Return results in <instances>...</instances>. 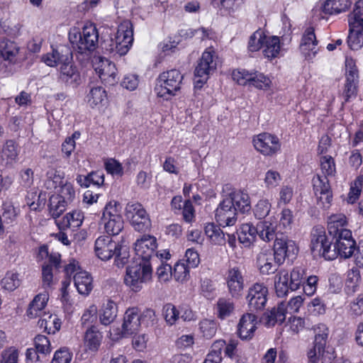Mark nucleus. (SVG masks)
Instances as JSON below:
<instances>
[{
    "label": "nucleus",
    "mask_w": 363,
    "mask_h": 363,
    "mask_svg": "<svg viewBox=\"0 0 363 363\" xmlns=\"http://www.w3.org/2000/svg\"><path fill=\"white\" fill-rule=\"evenodd\" d=\"M232 77L240 85L253 86L259 89H267L271 84L269 78L259 72L236 69L233 72Z\"/></svg>",
    "instance_id": "nucleus-13"
},
{
    "label": "nucleus",
    "mask_w": 363,
    "mask_h": 363,
    "mask_svg": "<svg viewBox=\"0 0 363 363\" xmlns=\"http://www.w3.org/2000/svg\"><path fill=\"white\" fill-rule=\"evenodd\" d=\"M348 46L352 50H359L363 46V26L352 27L349 26Z\"/></svg>",
    "instance_id": "nucleus-40"
},
{
    "label": "nucleus",
    "mask_w": 363,
    "mask_h": 363,
    "mask_svg": "<svg viewBox=\"0 0 363 363\" xmlns=\"http://www.w3.org/2000/svg\"><path fill=\"white\" fill-rule=\"evenodd\" d=\"M133 42V25L129 21H123L118 27L115 39L109 38L104 40L101 48L108 53H117L122 56L125 55Z\"/></svg>",
    "instance_id": "nucleus-4"
},
{
    "label": "nucleus",
    "mask_w": 363,
    "mask_h": 363,
    "mask_svg": "<svg viewBox=\"0 0 363 363\" xmlns=\"http://www.w3.org/2000/svg\"><path fill=\"white\" fill-rule=\"evenodd\" d=\"M359 70L354 60L351 57L345 60V84L342 92L345 102H348L351 99H354L358 92Z\"/></svg>",
    "instance_id": "nucleus-12"
},
{
    "label": "nucleus",
    "mask_w": 363,
    "mask_h": 363,
    "mask_svg": "<svg viewBox=\"0 0 363 363\" xmlns=\"http://www.w3.org/2000/svg\"><path fill=\"white\" fill-rule=\"evenodd\" d=\"M312 183L318 203L323 208H328L333 198L329 179L326 176L316 174L313 177Z\"/></svg>",
    "instance_id": "nucleus-19"
},
{
    "label": "nucleus",
    "mask_w": 363,
    "mask_h": 363,
    "mask_svg": "<svg viewBox=\"0 0 363 363\" xmlns=\"http://www.w3.org/2000/svg\"><path fill=\"white\" fill-rule=\"evenodd\" d=\"M84 220L83 213L75 210L67 213L61 220H56V223L60 230L67 228L75 229L80 227Z\"/></svg>",
    "instance_id": "nucleus-26"
},
{
    "label": "nucleus",
    "mask_w": 363,
    "mask_h": 363,
    "mask_svg": "<svg viewBox=\"0 0 363 363\" xmlns=\"http://www.w3.org/2000/svg\"><path fill=\"white\" fill-rule=\"evenodd\" d=\"M238 235L240 243L245 247H250L256 240L257 235L265 242L273 240L274 228L266 221L259 223L256 227L251 223H244L238 230Z\"/></svg>",
    "instance_id": "nucleus-5"
},
{
    "label": "nucleus",
    "mask_w": 363,
    "mask_h": 363,
    "mask_svg": "<svg viewBox=\"0 0 363 363\" xmlns=\"http://www.w3.org/2000/svg\"><path fill=\"white\" fill-rule=\"evenodd\" d=\"M95 70L101 80L106 84L112 86L117 83V69L115 65L108 60L100 57L99 65L95 67Z\"/></svg>",
    "instance_id": "nucleus-25"
},
{
    "label": "nucleus",
    "mask_w": 363,
    "mask_h": 363,
    "mask_svg": "<svg viewBox=\"0 0 363 363\" xmlns=\"http://www.w3.org/2000/svg\"><path fill=\"white\" fill-rule=\"evenodd\" d=\"M360 273L357 269H352L347 272L345 281V291L347 294H353L357 291L360 281Z\"/></svg>",
    "instance_id": "nucleus-43"
},
{
    "label": "nucleus",
    "mask_w": 363,
    "mask_h": 363,
    "mask_svg": "<svg viewBox=\"0 0 363 363\" xmlns=\"http://www.w3.org/2000/svg\"><path fill=\"white\" fill-rule=\"evenodd\" d=\"M18 152V145L13 140H6L1 151V164L4 166L11 164L17 159Z\"/></svg>",
    "instance_id": "nucleus-32"
},
{
    "label": "nucleus",
    "mask_w": 363,
    "mask_h": 363,
    "mask_svg": "<svg viewBox=\"0 0 363 363\" xmlns=\"http://www.w3.org/2000/svg\"><path fill=\"white\" fill-rule=\"evenodd\" d=\"M274 259L270 253L261 252L257 257V266L262 274L269 275L275 273L278 267L277 263H274Z\"/></svg>",
    "instance_id": "nucleus-27"
},
{
    "label": "nucleus",
    "mask_w": 363,
    "mask_h": 363,
    "mask_svg": "<svg viewBox=\"0 0 363 363\" xmlns=\"http://www.w3.org/2000/svg\"><path fill=\"white\" fill-rule=\"evenodd\" d=\"M72 355L66 347L60 348L55 352L52 363H70Z\"/></svg>",
    "instance_id": "nucleus-64"
},
{
    "label": "nucleus",
    "mask_w": 363,
    "mask_h": 363,
    "mask_svg": "<svg viewBox=\"0 0 363 363\" xmlns=\"http://www.w3.org/2000/svg\"><path fill=\"white\" fill-rule=\"evenodd\" d=\"M146 210L139 202H128L125 208V216L130 220V223L135 219L138 216L146 213Z\"/></svg>",
    "instance_id": "nucleus-47"
},
{
    "label": "nucleus",
    "mask_w": 363,
    "mask_h": 363,
    "mask_svg": "<svg viewBox=\"0 0 363 363\" xmlns=\"http://www.w3.org/2000/svg\"><path fill=\"white\" fill-rule=\"evenodd\" d=\"M62 321L57 315H48L46 317L40 318L38 321V325L41 329H44L48 334H55L61 328Z\"/></svg>",
    "instance_id": "nucleus-35"
},
{
    "label": "nucleus",
    "mask_w": 363,
    "mask_h": 363,
    "mask_svg": "<svg viewBox=\"0 0 363 363\" xmlns=\"http://www.w3.org/2000/svg\"><path fill=\"white\" fill-rule=\"evenodd\" d=\"M157 247L156 238L150 235H143L135 242V251L138 257L127 267L124 277V283L132 291H140L143 284L151 279L152 269L150 260L154 256Z\"/></svg>",
    "instance_id": "nucleus-1"
},
{
    "label": "nucleus",
    "mask_w": 363,
    "mask_h": 363,
    "mask_svg": "<svg viewBox=\"0 0 363 363\" xmlns=\"http://www.w3.org/2000/svg\"><path fill=\"white\" fill-rule=\"evenodd\" d=\"M1 363H18V350L14 347H10L1 352Z\"/></svg>",
    "instance_id": "nucleus-63"
},
{
    "label": "nucleus",
    "mask_w": 363,
    "mask_h": 363,
    "mask_svg": "<svg viewBox=\"0 0 363 363\" xmlns=\"http://www.w3.org/2000/svg\"><path fill=\"white\" fill-rule=\"evenodd\" d=\"M225 280L229 294L232 297L239 298L244 289V278L240 269L237 267L229 269Z\"/></svg>",
    "instance_id": "nucleus-22"
},
{
    "label": "nucleus",
    "mask_w": 363,
    "mask_h": 363,
    "mask_svg": "<svg viewBox=\"0 0 363 363\" xmlns=\"http://www.w3.org/2000/svg\"><path fill=\"white\" fill-rule=\"evenodd\" d=\"M306 275L305 269L302 267H294L291 272L289 279L291 284V291L297 290L300 286L303 283Z\"/></svg>",
    "instance_id": "nucleus-49"
},
{
    "label": "nucleus",
    "mask_w": 363,
    "mask_h": 363,
    "mask_svg": "<svg viewBox=\"0 0 363 363\" xmlns=\"http://www.w3.org/2000/svg\"><path fill=\"white\" fill-rule=\"evenodd\" d=\"M88 104L91 107L98 105L104 106L107 99V94L106 90L102 86H94L90 89L89 94L86 96Z\"/></svg>",
    "instance_id": "nucleus-38"
},
{
    "label": "nucleus",
    "mask_w": 363,
    "mask_h": 363,
    "mask_svg": "<svg viewBox=\"0 0 363 363\" xmlns=\"http://www.w3.org/2000/svg\"><path fill=\"white\" fill-rule=\"evenodd\" d=\"M271 203L267 199H260L253 208V213L256 218L261 220L269 215Z\"/></svg>",
    "instance_id": "nucleus-56"
},
{
    "label": "nucleus",
    "mask_w": 363,
    "mask_h": 363,
    "mask_svg": "<svg viewBox=\"0 0 363 363\" xmlns=\"http://www.w3.org/2000/svg\"><path fill=\"white\" fill-rule=\"evenodd\" d=\"M217 55L213 50H206L199 60L194 70L195 87L201 88L206 82L209 76L216 69Z\"/></svg>",
    "instance_id": "nucleus-10"
},
{
    "label": "nucleus",
    "mask_w": 363,
    "mask_h": 363,
    "mask_svg": "<svg viewBox=\"0 0 363 363\" xmlns=\"http://www.w3.org/2000/svg\"><path fill=\"white\" fill-rule=\"evenodd\" d=\"M105 169L108 174L116 176L123 174V168L122 164L116 160L110 158L105 162Z\"/></svg>",
    "instance_id": "nucleus-62"
},
{
    "label": "nucleus",
    "mask_w": 363,
    "mask_h": 363,
    "mask_svg": "<svg viewBox=\"0 0 363 363\" xmlns=\"http://www.w3.org/2000/svg\"><path fill=\"white\" fill-rule=\"evenodd\" d=\"M69 40L76 45L78 52H91L95 50L99 42L98 30L92 24L84 26L82 32L74 29L69 33Z\"/></svg>",
    "instance_id": "nucleus-8"
},
{
    "label": "nucleus",
    "mask_w": 363,
    "mask_h": 363,
    "mask_svg": "<svg viewBox=\"0 0 363 363\" xmlns=\"http://www.w3.org/2000/svg\"><path fill=\"white\" fill-rule=\"evenodd\" d=\"M74 285L80 294L88 295L92 290V278L85 271H79L74 274Z\"/></svg>",
    "instance_id": "nucleus-31"
},
{
    "label": "nucleus",
    "mask_w": 363,
    "mask_h": 363,
    "mask_svg": "<svg viewBox=\"0 0 363 363\" xmlns=\"http://www.w3.org/2000/svg\"><path fill=\"white\" fill-rule=\"evenodd\" d=\"M318 40L314 32V28L308 27L306 29L301 38L299 46L300 51L307 60H311L318 51Z\"/></svg>",
    "instance_id": "nucleus-24"
},
{
    "label": "nucleus",
    "mask_w": 363,
    "mask_h": 363,
    "mask_svg": "<svg viewBox=\"0 0 363 363\" xmlns=\"http://www.w3.org/2000/svg\"><path fill=\"white\" fill-rule=\"evenodd\" d=\"M102 338L103 335L101 333L96 326L91 325L84 333V345L91 351H97L101 345Z\"/></svg>",
    "instance_id": "nucleus-30"
},
{
    "label": "nucleus",
    "mask_w": 363,
    "mask_h": 363,
    "mask_svg": "<svg viewBox=\"0 0 363 363\" xmlns=\"http://www.w3.org/2000/svg\"><path fill=\"white\" fill-rule=\"evenodd\" d=\"M333 239L330 240L323 226H315L311 233L310 248L314 256L323 257L327 260L336 258V252L333 250Z\"/></svg>",
    "instance_id": "nucleus-7"
},
{
    "label": "nucleus",
    "mask_w": 363,
    "mask_h": 363,
    "mask_svg": "<svg viewBox=\"0 0 363 363\" xmlns=\"http://www.w3.org/2000/svg\"><path fill=\"white\" fill-rule=\"evenodd\" d=\"M140 318V311L138 308L133 307L128 308L123 317L121 332V335L123 337H128L137 334L141 326Z\"/></svg>",
    "instance_id": "nucleus-21"
},
{
    "label": "nucleus",
    "mask_w": 363,
    "mask_h": 363,
    "mask_svg": "<svg viewBox=\"0 0 363 363\" xmlns=\"http://www.w3.org/2000/svg\"><path fill=\"white\" fill-rule=\"evenodd\" d=\"M76 180L82 187H89L91 184L100 186L104 182V174L99 171L92 172L86 176L78 175Z\"/></svg>",
    "instance_id": "nucleus-36"
},
{
    "label": "nucleus",
    "mask_w": 363,
    "mask_h": 363,
    "mask_svg": "<svg viewBox=\"0 0 363 363\" xmlns=\"http://www.w3.org/2000/svg\"><path fill=\"white\" fill-rule=\"evenodd\" d=\"M118 307L115 302L108 300L103 304L100 314L99 320L104 325H108L114 321L117 317Z\"/></svg>",
    "instance_id": "nucleus-33"
},
{
    "label": "nucleus",
    "mask_w": 363,
    "mask_h": 363,
    "mask_svg": "<svg viewBox=\"0 0 363 363\" xmlns=\"http://www.w3.org/2000/svg\"><path fill=\"white\" fill-rule=\"evenodd\" d=\"M267 296L268 289L263 284H252L246 296L249 311L258 313L263 311L267 302Z\"/></svg>",
    "instance_id": "nucleus-15"
},
{
    "label": "nucleus",
    "mask_w": 363,
    "mask_h": 363,
    "mask_svg": "<svg viewBox=\"0 0 363 363\" xmlns=\"http://www.w3.org/2000/svg\"><path fill=\"white\" fill-rule=\"evenodd\" d=\"M224 345V340L216 341L212 345V350L207 354L203 363H220L222 360L221 349Z\"/></svg>",
    "instance_id": "nucleus-50"
},
{
    "label": "nucleus",
    "mask_w": 363,
    "mask_h": 363,
    "mask_svg": "<svg viewBox=\"0 0 363 363\" xmlns=\"http://www.w3.org/2000/svg\"><path fill=\"white\" fill-rule=\"evenodd\" d=\"M68 203L56 194L52 195L49 199V212L52 218L57 219L66 210Z\"/></svg>",
    "instance_id": "nucleus-39"
},
{
    "label": "nucleus",
    "mask_w": 363,
    "mask_h": 363,
    "mask_svg": "<svg viewBox=\"0 0 363 363\" xmlns=\"http://www.w3.org/2000/svg\"><path fill=\"white\" fill-rule=\"evenodd\" d=\"M352 5L350 0H325L321 6L323 13L327 15L346 11Z\"/></svg>",
    "instance_id": "nucleus-28"
},
{
    "label": "nucleus",
    "mask_w": 363,
    "mask_h": 363,
    "mask_svg": "<svg viewBox=\"0 0 363 363\" xmlns=\"http://www.w3.org/2000/svg\"><path fill=\"white\" fill-rule=\"evenodd\" d=\"M189 268L186 264L178 262L171 273L176 280L182 282L189 277Z\"/></svg>",
    "instance_id": "nucleus-59"
},
{
    "label": "nucleus",
    "mask_w": 363,
    "mask_h": 363,
    "mask_svg": "<svg viewBox=\"0 0 363 363\" xmlns=\"http://www.w3.org/2000/svg\"><path fill=\"white\" fill-rule=\"evenodd\" d=\"M289 274L285 270H281L274 277V286L277 296L284 297L291 290V284L289 282Z\"/></svg>",
    "instance_id": "nucleus-34"
},
{
    "label": "nucleus",
    "mask_w": 363,
    "mask_h": 363,
    "mask_svg": "<svg viewBox=\"0 0 363 363\" xmlns=\"http://www.w3.org/2000/svg\"><path fill=\"white\" fill-rule=\"evenodd\" d=\"M123 223L122 217L107 218L105 223L106 232L110 235H117L123 229Z\"/></svg>",
    "instance_id": "nucleus-53"
},
{
    "label": "nucleus",
    "mask_w": 363,
    "mask_h": 363,
    "mask_svg": "<svg viewBox=\"0 0 363 363\" xmlns=\"http://www.w3.org/2000/svg\"><path fill=\"white\" fill-rule=\"evenodd\" d=\"M291 33L289 26L281 37L264 34L262 52L264 57L269 60L278 57L281 52L285 50L284 47L290 44Z\"/></svg>",
    "instance_id": "nucleus-11"
},
{
    "label": "nucleus",
    "mask_w": 363,
    "mask_h": 363,
    "mask_svg": "<svg viewBox=\"0 0 363 363\" xmlns=\"http://www.w3.org/2000/svg\"><path fill=\"white\" fill-rule=\"evenodd\" d=\"M133 228L138 232H146L151 228V220L148 213L146 212L130 222Z\"/></svg>",
    "instance_id": "nucleus-54"
},
{
    "label": "nucleus",
    "mask_w": 363,
    "mask_h": 363,
    "mask_svg": "<svg viewBox=\"0 0 363 363\" xmlns=\"http://www.w3.org/2000/svg\"><path fill=\"white\" fill-rule=\"evenodd\" d=\"M94 250L101 260H108L115 256V264L118 267H123L128 262L129 252L124 241L119 243L109 235L99 236L95 241Z\"/></svg>",
    "instance_id": "nucleus-3"
},
{
    "label": "nucleus",
    "mask_w": 363,
    "mask_h": 363,
    "mask_svg": "<svg viewBox=\"0 0 363 363\" xmlns=\"http://www.w3.org/2000/svg\"><path fill=\"white\" fill-rule=\"evenodd\" d=\"M57 79L60 83L72 88L79 86L82 81L80 72L73 62L60 67Z\"/></svg>",
    "instance_id": "nucleus-20"
},
{
    "label": "nucleus",
    "mask_w": 363,
    "mask_h": 363,
    "mask_svg": "<svg viewBox=\"0 0 363 363\" xmlns=\"http://www.w3.org/2000/svg\"><path fill=\"white\" fill-rule=\"evenodd\" d=\"M162 313L165 321L169 325L175 324L177 320L180 318L181 311L172 303L165 304L163 306Z\"/></svg>",
    "instance_id": "nucleus-51"
},
{
    "label": "nucleus",
    "mask_w": 363,
    "mask_h": 363,
    "mask_svg": "<svg viewBox=\"0 0 363 363\" xmlns=\"http://www.w3.org/2000/svg\"><path fill=\"white\" fill-rule=\"evenodd\" d=\"M347 224V218L344 214H333L328 217V230L330 236L337 235L342 230H347L344 226Z\"/></svg>",
    "instance_id": "nucleus-37"
},
{
    "label": "nucleus",
    "mask_w": 363,
    "mask_h": 363,
    "mask_svg": "<svg viewBox=\"0 0 363 363\" xmlns=\"http://www.w3.org/2000/svg\"><path fill=\"white\" fill-rule=\"evenodd\" d=\"M121 212V206L120 203L116 201H111L104 207L102 218L106 220L107 218L122 217Z\"/></svg>",
    "instance_id": "nucleus-57"
},
{
    "label": "nucleus",
    "mask_w": 363,
    "mask_h": 363,
    "mask_svg": "<svg viewBox=\"0 0 363 363\" xmlns=\"http://www.w3.org/2000/svg\"><path fill=\"white\" fill-rule=\"evenodd\" d=\"M333 250L336 252V258L340 256L350 257L356 250V242L350 230H342L339 234L333 235Z\"/></svg>",
    "instance_id": "nucleus-14"
},
{
    "label": "nucleus",
    "mask_w": 363,
    "mask_h": 363,
    "mask_svg": "<svg viewBox=\"0 0 363 363\" xmlns=\"http://www.w3.org/2000/svg\"><path fill=\"white\" fill-rule=\"evenodd\" d=\"M293 212L289 208H284L281 212L279 223L277 226V233H286L291 228Z\"/></svg>",
    "instance_id": "nucleus-46"
},
{
    "label": "nucleus",
    "mask_w": 363,
    "mask_h": 363,
    "mask_svg": "<svg viewBox=\"0 0 363 363\" xmlns=\"http://www.w3.org/2000/svg\"><path fill=\"white\" fill-rule=\"evenodd\" d=\"M199 330L206 339H211L216 333L217 323L214 320L203 319L199 323Z\"/></svg>",
    "instance_id": "nucleus-52"
},
{
    "label": "nucleus",
    "mask_w": 363,
    "mask_h": 363,
    "mask_svg": "<svg viewBox=\"0 0 363 363\" xmlns=\"http://www.w3.org/2000/svg\"><path fill=\"white\" fill-rule=\"evenodd\" d=\"M48 301V296L45 294L36 295L29 303L26 314L29 318H35L40 316Z\"/></svg>",
    "instance_id": "nucleus-29"
},
{
    "label": "nucleus",
    "mask_w": 363,
    "mask_h": 363,
    "mask_svg": "<svg viewBox=\"0 0 363 363\" xmlns=\"http://www.w3.org/2000/svg\"><path fill=\"white\" fill-rule=\"evenodd\" d=\"M18 47L11 40H3L0 42V55L5 60L13 62L18 53Z\"/></svg>",
    "instance_id": "nucleus-41"
},
{
    "label": "nucleus",
    "mask_w": 363,
    "mask_h": 363,
    "mask_svg": "<svg viewBox=\"0 0 363 363\" xmlns=\"http://www.w3.org/2000/svg\"><path fill=\"white\" fill-rule=\"evenodd\" d=\"M35 349L43 354L50 352V343L48 338L43 335H38L35 337Z\"/></svg>",
    "instance_id": "nucleus-61"
},
{
    "label": "nucleus",
    "mask_w": 363,
    "mask_h": 363,
    "mask_svg": "<svg viewBox=\"0 0 363 363\" xmlns=\"http://www.w3.org/2000/svg\"><path fill=\"white\" fill-rule=\"evenodd\" d=\"M281 181L280 174L275 170L269 169L265 174L264 184L267 189L277 187Z\"/></svg>",
    "instance_id": "nucleus-60"
},
{
    "label": "nucleus",
    "mask_w": 363,
    "mask_h": 363,
    "mask_svg": "<svg viewBox=\"0 0 363 363\" xmlns=\"http://www.w3.org/2000/svg\"><path fill=\"white\" fill-rule=\"evenodd\" d=\"M328 337V328L323 324L315 328V340L313 347L308 352L310 362L317 363L320 357H323L325 347Z\"/></svg>",
    "instance_id": "nucleus-18"
},
{
    "label": "nucleus",
    "mask_w": 363,
    "mask_h": 363,
    "mask_svg": "<svg viewBox=\"0 0 363 363\" xmlns=\"http://www.w3.org/2000/svg\"><path fill=\"white\" fill-rule=\"evenodd\" d=\"M183 75L176 69L161 73L157 79L155 92L157 96L168 101L181 88Z\"/></svg>",
    "instance_id": "nucleus-6"
},
{
    "label": "nucleus",
    "mask_w": 363,
    "mask_h": 363,
    "mask_svg": "<svg viewBox=\"0 0 363 363\" xmlns=\"http://www.w3.org/2000/svg\"><path fill=\"white\" fill-rule=\"evenodd\" d=\"M1 284L6 290L11 291H14L21 284L18 274L12 272H7L5 277L1 279Z\"/></svg>",
    "instance_id": "nucleus-55"
},
{
    "label": "nucleus",
    "mask_w": 363,
    "mask_h": 363,
    "mask_svg": "<svg viewBox=\"0 0 363 363\" xmlns=\"http://www.w3.org/2000/svg\"><path fill=\"white\" fill-rule=\"evenodd\" d=\"M264 33L261 30L255 31L249 39L248 49L251 52L258 51L262 48Z\"/></svg>",
    "instance_id": "nucleus-58"
},
{
    "label": "nucleus",
    "mask_w": 363,
    "mask_h": 363,
    "mask_svg": "<svg viewBox=\"0 0 363 363\" xmlns=\"http://www.w3.org/2000/svg\"><path fill=\"white\" fill-rule=\"evenodd\" d=\"M218 317L220 319H225L229 317L235 309L234 303L230 299L220 298L216 304Z\"/></svg>",
    "instance_id": "nucleus-45"
},
{
    "label": "nucleus",
    "mask_w": 363,
    "mask_h": 363,
    "mask_svg": "<svg viewBox=\"0 0 363 363\" xmlns=\"http://www.w3.org/2000/svg\"><path fill=\"white\" fill-rule=\"evenodd\" d=\"M258 323L257 316L253 312L243 314L238 325V335L242 340H250L254 336Z\"/></svg>",
    "instance_id": "nucleus-23"
},
{
    "label": "nucleus",
    "mask_w": 363,
    "mask_h": 363,
    "mask_svg": "<svg viewBox=\"0 0 363 363\" xmlns=\"http://www.w3.org/2000/svg\"><path fill=\"white\" fill-rule=\"evenodd\" d=\"M72 50L67 45H60L52 48L51 52L41 57V61L51 67H55L57 65L62 66L66 65V63L72 62Z\"/></svg>",
    "instance_id": "nucleus-17"
},
{
    "label": "nucleus",
    "mask_w": 363,
    "mask_h": 363,
    "mask_svg": "<svg viewBox=\"0 0 363 363\" xmlns=\"http://www.w3.org/2000/svg\"><path fill=\"white\" fill-rule=\"evenodd\" d=\"M274 259L279 265L282 264L286 259L292 262L296 259L298 252V247L296 242L289 239L284 233L274 231Z\"/></svg>",
    "instance_id": "nucleus-9"
},
{
    "label": "nucleus",
    "mask_w": 363,
    "mask_h": 363,
    "mask_svg": "<svg viewBox=\"0 0 363 363\" xmlns=\"http://www.w3.org/2000/svg\"><path fill=\"white\" fill-rule=\"evenodd\" d=\"M204 231L213 244L223 245L225 243V234L216 224L208 223L204 228Z\"/></svg>",
    "instance_id": "nucleus-42"
},
{
    "label": "nucleus",
    "mask_w": 363,
    "mask_h": 363,
    "mask_svg": "<svg viewBox=\"0 0 363 363\" xmlns=\"http://www.w3.org/2000/svg\"><path fill=\"white\" fill-rule=\"evenodd\" d=\"M63 183V177L60 172L55 169H50L46 173L45 186L48 189H55Z\"/></svg>",
    "instance_id": "nucleus-48"
},
{
    "label": "nucleus",
    "mask_w": 363,
    "mask_h": 363,
    "mask_svg": "<svg viewBox=\"0 0 363 363\" xmlns=\"http://www.w3.org/2000/svg\"><path fill=\"white\" fill-rule=\"evenodd\" d=\"M250 208L248 194L240 191H233L220 202L215 211V218L220 225L231 226L237 220L238 211L245 213Z\"/></svg>",
    "instance_id": "nucleus-2"
},
{
    "label": "nucleus",
    "mask_w": 363,
    "mask_h": 363,
    "mask_svg": "<svg viewBox=\"0 0 363 363\" xmlns=\"http://www.w3.org/2000/svg\"><path fill=\"white\" fill-rule=\"evenodd\" d=\"M348 23L352 27L363 26V0L356 2L353 11L348 15Z\"/></svg>",
    "instance_id": "nucleus-44"
},
{
    "label": "nucleus",
    "mask_w": 363,
    "mask_h": 363,
    "mask_svg": "<svg viewBox=\"0 0 363 363\" xmlns=\"http://www.w3.org/2000/svg\"><path fill=\"white\" fill-rule=\"evenodd\" d=\"M252 143L256 150L265 156H272L281 149L278 137L269 133H262L254 136Z\"/></svg>",
    "instance_id": "nucleus-16"
}]
</instances>
